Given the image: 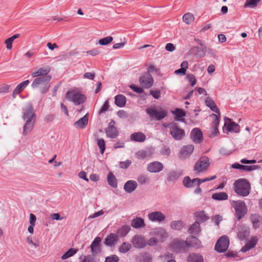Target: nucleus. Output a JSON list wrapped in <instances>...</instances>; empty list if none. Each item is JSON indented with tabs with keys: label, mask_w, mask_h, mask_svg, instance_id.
I'll list each match as a JSON object with an SVG mask.
<instances>
[{
	"label": "nucleus",
	"mask_w": 262,
	"mask_h": 262,
	"mask_svg": "<svg viewBox=\"0 0 262 262\" xmlns=\"http://www.w3.org/2000/svg\"><path fill=\"white\" fill-rule=\"evenodd\" d=\"M250 183L245 179L237 180L233 184L234 192L242 196L248 195L250 193Z\"/></svg>",
	"instance_id": "f257e3e1"
},
{
	"label": "nucleus",
	"mask_w": 262,
	"mask_h": 262,
	"mask_svg": "<svg viewBox=\"0 0 262 262\" xmlns=\"http://www.w3.org/2000/svg\"><path fill=\"white\" fill-rule=\"evenodd\" d=\"M51 78V75L35 78L32 83L31 86L33 89L39 87L40 93L45 94L49 90Z\"/></svg>",
	"instance_id": "f03ea898"
},
{
	"label": "nucleus",
	"mask_w": 262,
	"mask_h": 262,
	"mask_svg": "<svg viewBox=\"0 0 262 262\" xmlns=\"http://www.w3.org/2000/svg\"><path fill=\"white\" fill-rule=\"evenodd\" d=\"M146 112L150 118L157 121L161 120L167 116V112L161 107L159 110L155 107H147Z\"/></svg>",
	"instance_id": "7ed1b4c3"
},
{
	"label": "nucleus",
	"mask_w": 262,
	"mask_h": 262,
	"mask_svg": "<svg viewBox=\"0 0 262 262\" xmlns=\"http://www.w3.org/2000/svg\"><path fill=\"white\" fill-rule=\"evenodd\" d=\"M232 206L235 211V216L238 220L244 217L247 213V206L243 201H233Z\"/></svg>",
	"instance_id": "20e7f679"
},
{
	"label": "nucleus",
	"mask_w": 262,
	"mask_h": 262,
	"mask_svg": "<svg viewBox=\"0 0 262 262\" xmlns=\"http://www.w3.org/2000/svg\"><path fill=\"white\" fill-rule=\"evenodd\" d=\"M210 165L209 159L206 156L201 157L193 167V170L196 173H200L206 170Z\"/></svg>",
	"instance_id": "39448f33"
},
{
	"label": "nucleus",
	"mask_w": 262,
	"mask_h": 262,
	"mask_svg": "<svg viewBox=\"0 0 262 262\" xmlns=\"http://www.w3.org/2000/svg\"><path fill=\"white\" fill-rule=\"evenodd\" d=\"M170 247L174 252L184 253L187 251L188 245L186 241L174 239L171 242Z\"/></svg>",
	"instance_id": "423d86ee"
},
{
	"label": "nucleus",
	"mask_w": 262,
	"mask_h": 262,
	"mask_svg": "<svg viewBox=\"0 0 262 262\" xmlns=\"http://www.w3.org/2000/svg\"><path fill=\"white\" fill-rule=\"evenodd\" d=\"M170 125V134L172 137L176 140L182 139L185 135V131L179 128L177 123L171 122Z\"/></svg>",
	"instance_id": "0eeeda50"
},
{
	"label": "nucleus",
	"mask_w": 262,
	"mask_h": 262,
	"mask_svg": "<svg viewBox=\"0 0 262 262\" xmlns=\"http://www.w3.org/2000/svg\"><path fill=\"white\" fill-rule=\"evenodd\" d=\"M229 245V238L227 236L224 235L217 240L215 245V250L219 253H223L227 250Z\"/></svg>",
	"instance_id": "6e6552de"
},
{
	"label": "nucleus",
	"mask_w": 262,
	"mask_h": 262,
	"mask_svg": "<svg viewBox=\"0 0 262 262\" xmlns=\"http://www.w3.org/2000/svg\"><path fill=\"white\" fill-rule=\"evenodd\" d=\"M67 95L68 96L70 100L76 105L83 103L86 99L85 95L78 92H68Z\"/></svg>",
	"instance_id": "1a4fd4ad"
},
{
	"label": "nucleus",
	"mask_w": 262,
	"mask_h": 262,
	"mask_svg": "<svg viewBox=\"0 0 262 262\" xmlns=\"http://www.w3.org/2000/svg\"><path fill=\"white\" fill-rule=\"evenodd\" d=\"M115 123L114 120H112L108 127L105 129L106 135L109 138L115 139L119 136V132L114 125Z\"/></svg>",
	"instance_id": "9d476101"
},
{
	"label": "nucleus",
	"mask_w": 262,
	"mask_h": 262,
	"mask_svg": "<svg viewBox=\"0 0 262 262\" xmlns=\"http://www.w3.org/2000/svg\"><path fill=\"white\" fill-rule=\"evenodd\" d=\"M131 242L133 246L137 249H142L146 246V241L144 236L135 235L132 239Z\"/></svg>",
	"instance_id": "9b49d317"
},
{
	"label": "nucleus",
	"mask_w": 262,
	"mask_h": 262,
	"mask_svg": "<svg viewBox=\"0 0 262 262\" xmlns=\"http://www.w3.org/2000/svg\"><path fill=\"white\" fill-rule=\"evenodd\" d=\"M23 119L26 120L36 121V114L34 112V108L32 104H30L23 110Z\"/></svg>",
	"instance_id": "f8f14e48"
},
{
	"label": "nucleus",
	"mask_w": 262,
	"mask_h": 262,
	"mask_svg": "<svg viewBox=\"0 0 262 262\" xmlns=\"http://www.w3.org/2000/svg\"><path fill=\"white\" fill-rule=\"evenodd\" d=\"M140 83L145 89H149L153 85L154 79L149 73H145L140 78Z\"/></svg>",
	"instance_id": "ddd939ff"
},
{
	"label": "nucleus",
	"mask_w": 262,
	"mask_h": 262,
	"mask_svg": "<svg viewBox=\"0 0 262 262\" xmlns=\"http://www.w3.org/2000/svg\"><path fill=\"white\" fill-rule=\"evenodd\" d=\"M201 48L199 47H193L189 51L190 54H192L198 57H204L206 55L207 48L203 43H200Z\"/></svg>",
	"instance_id": "4468645a"
},
{
	"label": "nucleus",
	"mask_w": 262,
	"mask_h": 262,
	"mask_svg": "<svg viewBox=\"0 0 262 262\" xmlns=\"http://www.w3.org/2000/svg\"><path fill=\"white\" fill-rule=\"evenodd\" d=\"M101 242V238L100 237H96L92 242L90 246L92 255L96 256V255L100 254L102 250L100 245Z\"/></svg>",
	"instance_id": "2eb2a0df"
},
{
	"label": "nucleus",
	"mask_w": 262,
	"mask_h": 262,
	"mask_svg": "<svg viewBox=\"0 0 262 262\" xmlns=\"http://www.w3.org/2000/svg\"><path fill=\"white\" fill-rule=\"evenodd\" d=\"M166 216L162 212L156 211L148 214L149 220L153 222L161 223L165 220Z\"/></svg>",
	"instance_id": "dca6fc26"
},
{
	"label": "nucleus",
	"mask_w": 262,
	"mask_h": 262,
	"mask_svg": "<svg viewBox=\"0 0 262 262\" xmlns=\"http://www.w3.org/2000/svg\"><path fill=\"white\" fill-rule=\"evenodd\" d=\"M258 240V239L257 236H252L250 240L248 241L245 246L242 248L241 251L245 253L253 249L257 245Z\"/></svg>",
	"instance_id": "f3484780"
},
{
	"label": "nucleus",
	"mask_w": 262,
	"mask_h": 262,
	"mask_svg": "<svg viewBox=\"0 0 262 262\" xmlns=\"http://www.w3.org/2000/svg\"><path fill=\"white\" fill-rule=\"evenodd\" d=\"M163 168V165L158 161H155L148 164L147 170L150 172L156 173L161 171Z\"/></svg>",
	"instance_id": "a211bd4d"
},
{
	"label": "nucleus",
	"mask_w": 262,
	"mask_h": 262,
	"mask_svg": "<svg viewBox=\"0 0 262 262\" xmlns=\"http://www.w3.org/2000/svg\"><path fill=\"white\" fill-rule=\"evenodd\" d=\"M190 136L195 143H200L203 140V133L199 128H193L191 132Z\"/></svg>",
	"instance_id": "6ab92c4d"
},
{
	"label": "nucleus",
	"mask_w": 262,
	"mask_h": 262,
	"mask_svg": "<svg viewBox=\"0 0 262 262\" xmlns=\"http://www.w3.org/2000/svg\"><path fill=\"white\" fill-rule=\"evenodd\" d=\"M182 170H171L167 174L166 180L168 182H174L182 175Z\"/></svg>",
	"instance_id": "aec40b11"
},
{
	"label": "nucleus",
	"mask_w": 262,
	"mask_h": 262,
	"mask_svg": "<svg viewBox=\"0 0 262 262\" xmlns=\"http://www.w3.org/2000/svg\"><path fill=\"white\" fill-rule=\"evenodd\" d=\"M186 243L188 248L192 247L200 248L202 247L201 242L194 236H189L186 238Z\"/></svg>",
	"instance_id": "412c9836"
},
{
	"label": "nucleus",
	"mask_w": 262,
	"mask_h": 262,
	"mask_svg": "<svg viewBox=\"0 0 262 262\" xmlns=\"http://www.w3.org/2000/svg\"><path fill=\"white\" fill-rule=\"evenodd\" d=\"M194 150V146L190 144L184 146L181 149L180 154L181 158L186 159L190 157Z\"/></svg>",
	"instance_id": "4be33fe9"
},
{
	"label": "nucleus",
	"mask_w": 262,
	"mask_h": 262,
	"mask_svg": "<svg viewBox=\"0 0 262 262\" xmlns=\"http://www.w3.org/2000/svg\"><path fill=\"white\" fill-rule=\"evenodd\" d=\"M250 233V229L247 226L242 225L238 229L237 236L241 240L245 239Z\"/></svg>",
	"instance_id": "5701e85b"
},
{
	"label": "nucleus",
	"mask_w": 262,
	"mask_h": 262,
	"mask_svg": "<svg viewBox=\"0 0 262 262\" xmlns=\"http://www.w3.org/2000/svg\"><path fill=\"white\" fill-rule=\"evenodd\" d=\"M50 71V68L49 67L39 68L37 71L32 72L31 73V76L32 77L36 78L48 76V73Z\"/></svg>",
	"instance_id": "b1692460"
},
{
	"label": "nucleus",
	"mask_w": 262,
	"mask_h": 262,
	"mask_svg": "<svg viewBox=\"0 0 262 262\" xmlns=\"http://www.w3.org/2000/svg\"><path fill=\"white\" fill-rule=\"evenodd\" d=\"M118 241V237L116 234L111 233L106 237L104 244L107 246L112 247L114 246Z\"/></svg>",
	"instance_id": "393cba45"
},
{
	"label": "nucleus",
	"mask_w": 262,
	"mask_h": 262,
	"mask_svg": "<svg viewBox=\"0 0 262 262\" xmlns=\"http://www.w3.org/2000/svg\"><path fill=\"white\" fill-rule=\"evenodd\" d=\"M197 181L196 178L191 179L189 177L186 176L184 178L182 183L185 187L191 188L198 185Z\"/></svg>",
	"instance_id": "a878e982"
},
{
	"label": "nucleus",
	"mask_w": 262,
	"mask_h": 262,
	"mask_svg": "<svg viewBox=\"0 0 262 262\" xmlns=\"http://www.w3.org/2000/svg\"><path fill=\"white\" fill-rule=\"evenodd\" d=\"M138 186V184L134 180L127 181L124 185V189L127 193L133 192Z\"/></svg>",
	"instance_id": "bb28decb"
},
{
	"label": "nucleus",
	"mask_w": 262,
	"mask_h": 262,
	"mask_svg": "<svg viewBox=\"0 0 262 262\" xmlns=\"http://www.w3.org/2000/svg\"><path fill=\"white\" fill-rule=\"evenodd\" d=\"M89 121V114H85L83 117L76 121L74 125L76 128H84L88 125Z\"/></svg>",
	"instance_id": "cd10ccee"
},
{
	"label": "nucleus",
	"mask_w": 262,
	"mask_h": 262,
	"mask_svg": "<svg viewBox=\"0 0 262 262\" xmlns=\"http://www.w3.org/2000/svg\"><path fill=\"white\" fill-rule=\"evenodd\" d=\"M29 83L30 81L29 80H26L18 84L13 92V97L15 98L16 95L20 93L29 84Z\"/></svg>",
	"instance_id": "c85d7f7f"
},
{
	"label": "nucleus",
	"mask_w": 262,
	"mask_h": 262,
	"mask_svg": "<svg viewBox=\"0 0 262 262\" xmlns=\"http://www.w3.org/2000/svg\"><path fill=\"white\" fill-rule=\"evenodd\" d=\"M206 105L210 108V110L215 113L221 115V113L217 106L216 105L213 100L209 97H207L205 100Z\"/></svg>",
	"instance_id": "c756f323"
},
{
	"label": "nucleus",
	"mask_w": 262,
	"mask_h": 262,
	"mask_svg": "<svg viewBox=\"0 0 262 262\" xmlns=\"http://www.w3.org/2000/svg\"><path fill=\"white\" fill-rule=\"evenodd\" d=\"M225 120L226 121L228 120L230 122L227 127V129L228 132H234L235 133H238L239 132L240 126L238 124L235 123L234 122L231 121L230 119L227 117L225 118Z\"/></svg>",
	"instance_id": "7c9ffc66"
},
{
	"label": "nucleus",
	"mask_w": 262,
	"mask_h": 262,
	"mask_svg": "<svg viewBox=\"0 0 262 262\" xmlns=\"http://www.w3.org/2000/svg\"><path fill=\"white\" fill-rule=\"evenodd\" d=\"M131 226L134 228L139 229L144 228L145 226V224L143 219L136 217L132 220Z\"/></svg>",
	"instance_id": "2f4dec72"
},
{
	"label": "nucleus",
	"mask_w": 262,
	"mask_h": 262,
	"mask_svg": "<svg viewBox=\"0 0 262 262\" xmlns=\"http://www.w3.org/2000/svg\"><path fill=\"white\" fill-rule=\"evenodd\" d=\"M131 228L129 225H124L118 228L116 231V235L117 237H124L130 231Z\"/></svg>",
	"instance_id": "473e14b6"
},
{
	"label": "nucleus",
	"mask_w": 262,
	"mask_h": 262,
	"mask_svg": "<svg viewBox=\"0 0 262 262\" xmlns=\"http://www.w3.org/2000/svg\"><path fill=\"white\" fill-rule=\"evenodd\" d=\"M187 262H203V256L198 253H191L187 257Z\"/></svg>",
	"instance_id": "72a5a7b5"
},
{
	"label": "nucleus",
	"mask_w": 262,
	"mask_h": 262,
	"mask_svg": "<svg viewBox=\"0 0 262 262\" xmlns=\"http://www.w3.org/2000/svg\"><path fill=\"white\" fill-rule=\"evenodd\" d=\"M130 139L132 141L142 142L145 140L146 136L142 132H137L132 134L130 135Z\"/></svg>",
	"instance_id": "f704fd0d"
},
{
	"label": "nucleus",
	"mask_w": 262,
	"mask_h": 262,
	"mask_svg": "<svg viewBox=\"0 0 262 262\" xmlns=\"http://www.w3.org/2000/svg\"><path fill=\"white\" fill-rule=\"evenodd\" d=\"M126 102V97L121 94L117 95L115 97V104L120 107H122L125 105Z\"/></svg>",
	"instance_id": "c9c22d12"
},
{
	"label": "nucleus",
	"mask_w": 262,
	"mask_h": 262,
	"mask_svg": "<svg viewBox=\"0 0 262 262\" xmlns=\"http://www.w3.org/2000/svg\"><path fill=\"white\" fill-rule=\"evenodd\" d=\"M35 121L27 120L23 127V135H26L30 133L33 128Z\"/></svg>",
	"instance_id": "e433bc0d"
},
{
	"label": "nucleus",
	"mask_w": 262,
	"mask_h": 262,
	"mask_svg": "<svg viewBox=\"0 0 262 262\" xmlns=\"http://www.w3.org/2000/svg\"><path fill=\"white\" fill-rule=\"evenodd\" d=\"M212 198L217 201H224L228 200V195L225 192H216L212 195Z\"/></svg>",
	"instance_id": "4c0bfd02"
},
{
	"label": "nucleus",
	"mask_w": 262,
	"mask_h": 262,
	"mask_svg": "<svg viewBox=\"0 0 262 262\" xmlns=\"http://www.w3.org/2000/svg\"><path fill=\"white\" fill-rule=\"evenodd\" d=\"M188 231L190 234H193L195 235L199 234L201 231L199 222L198 221L195 222L190 226Z\"/></svg>",
	"instance_id": "58836bf2"
},
{
	"label": "nucleus",
	"mask_w": 262,
	"mask_h": 262,
	"mask_svg": "<svg viewBox=\"0 0 262 262\" xmlns=\"http://www.w3.org/2000/svg\"><path fill=\"white\" fill-rule=\"evenodd\" d=\"M107 181L108 184L112 187L114 188H116L117 187V180L112 172H110L108 173Z\"/></svg>",
	"instance_id": "ea45409f"
},
{
	"label": "nucleus",
	"mask_w": 262,
	"mask_h": 262,
	"mask_svg": "<svg viewBox=\"0 0 262 262\" xmlns=\"http://www.w3.org/2000/svg\"><path fill=\"white\" fill-rule=\"evenodd\" d=\"M250 220L253 224L254 229H257L260 226L259 216L256 214H252L250 216Z\"/></svg>",
	"instance_id": "a19ab883"
},
{
	"label": "nucleus",
	"mask_w": 262,
	"mask_h": 262,
	"mask_svg": "<svg viewBox=\"0 0 262 262\" xmlns=\"http://www.w3.org/2000/svg\"><path fill=\"white\" fill-rule=\"evenodd\" d=\"M184 226V223L182 221H173L170 224V227L173 230H180Z\"/></svg>",
	"instance_id": "79ce46f5"
},
{
	"label": "nucleus",
	"mask_w": 262,
	"mask_h": 262,
	"mask_svg": "<svg viewBox=\"0 0 262 262\" xmlns=\"http://www.w3.org/2000/svg\"><path fill=\"white\" fill-rule=\"evenodd\" d=\"M172 114L175 115V120H181L184 121V119H180L181 118L184 117L186 115L185 111L180 108H176L174 111H173Z\"/></svg>",
	"instance_id": "37998d69"
},
{
	"label": "nucleus",
	"mask_w": 262,
	"mask_h": 262,
	"mask_svg": "<svg viewBox=\"0 0 262 262\" xmlns=\"http://www.w3.org/2000/svg\"><path fill=\"white\" fill-rule=\"evenodd\" d=\"M132 248V245L128 242H123L119 247V251L122 253H125Z\"/></svg>",
	"instance_id": "c03bdc74"
},
{
	"label": "nucleus",
	"mask_w": 262,
	"mask_h": 262,
	"mask_svg": "<svg viewBox=\"0 0 262 262\" xmlns=\"http://www.w3.org/2000/svg\"><path fill=\"white\" fill-rule=\"evenodd\" d=\"M261 0H246L244 8H255Z\"/></svg>",
	"instance_id": "a18cd8bd"
},
{
	"label": "nucleus",
	"mask_w": 262,
	"mask_h": 262,
	"mask_svg": "<svg viewBox=\"0 0 262 262\" xmlns=\"http://www.w3.org/2000/svg\"><path fill=\"white\" fill-rule=\"evenodd\" d=\"M198 222L204 223L209 219V217L205 214L204 211L198 212L196 215Z\"/></svg>",
	"instance_id": "49530a36"
},
{
	"label": "nucleus",
	"mask_w": 262,
	"mask_h": 262,
	"mask_svg": "<svg viewBox=\"0 0 262 262\" xmlns=\"http://www.w3.org/2000/svg\"><path fill=\"white\" fill-rule=\"evenodd\" d=\"M77 251H78L77 249L71 248L62 255L61 259H67L68 258L72 256L73 255H74L75 254H76L77 252Z\"/></svg>",
	"instance_id": "de8ad7c7"
},
{
	"label": "nucleus",
	"mask_w": 262,
	"mask_h": 262,
	"mask_svg": "<svg viewBox=\"0 0 262 262\" xmlns=\"http://www.w3.org/2000/svg\"><path fill=\"white\" fill-rule=\"evenodd\" d=\"M80 262H97V260L95 256L93 255H88L80 256Z\"/></svg>",
	"instance_id": "09e8293b"
},
{
	"label": "nucleus",
	"mask_w": 262,
	"mask_h": 262,
	"mask_svg": "<svg viewBox=\"0 0 262 262\" xmlns=\"http://www.w3.org/2000/svg\"><path fill=\"white\" fill-rule=\"evenodd\" d=\"M20 36L19 34H15L13 35L12 36L9 37L5 41V43L6 45L7 48L8 49H12V44L14 39L17 38Z\"/></svg>",
	"instance_id": "8fccbe9b"
},
{
	"label": "nucleus",
	"mask_w": 262,
	"mask_h": 262,
	"mask_svg": "<svg viewBox=\"0 0 262 262\" xmlns=\"http://www.w3.org/2000/svg\"><path fill=\"white\" fill-rule=\"evenodd\" d=\"M260 169V166L256 165H242L241 171H251L254 170Z\"/></svg>",
	"instance_id": "3c124183"
},
{
	"label": "nucleus",
	"mask_w": 262,
	"mask_h": 262,
	"mask_svg": "<svg viewBox=\"0 0 262 262\" xmlns=\"http://www.w3.org/2000/svg\"><path fill=\"white\" fill-rule=\"evenodd\" d=\"M138 182L140 185H143L147 183L149 181V178L146 174H140L137 178Z\"/></svg>",
	"instance_id": "603ef678"
},
{
	"label": "nucleus",
	"mask_w": 262,
	"mask_h": 262,
	"mask_svg": "<svg viewBox=\"0 0 262 262\" xmlns=\"http://www.w3.org/2000/svg\"><path fill=\"white\" fill-rule=\"evenodd\" d=\"M113 40L112 36H107L106 37L100 39L98 40V43L101 46H106L110 43Z\"/></svg>",
	"instance_id": "864d4df0"
},
{
	"label": "nucleus",
	"mask_w": 262,
	"mask_h": 262,
	"mask_svg": "<svg viewBox=\"0 0 262 262\" xmlns=\"http://www.w3.org/2000/svg\"><path fill=\"white\" fill-rule=\"evenodd\" d=\"M194 18L193 15L190 13L185 14L183 16V21L187 24H190L193 22Z\"/></svg>",
	"instance_id": "5fc2aeb1"
},
{
	"label": "nucleus",
	"mask_w": 262,
	"mask_h": 262,
	"mask_svg": "<svg viewBox=\"0 0 262 262\" xmlns=\"http://www.w3.org/2000/svg\"><path fill=\"white\" fill-rule=\"evenodd\" d=\"M220 116L221 115H219V114H212L211 116L212 117V118L213 119V121L212 122V127H216L217 128H218V126L219 125V124H220Z\"/></svg>",
	"instance_id": "6e6d98bb"
},
{
	"label": "nucleus",
	"mask_w": 262,
	"mask_h": 262,
	"mask_svg": "<svg viewBox=\"0 0 262 262\" xmlns=\"http://www.w3.org/2000/svg\"><path fill=\"white\" fill-rule=\"evenodd\" d=\"M97 145L100 148V151L103 154L105 149V143L103 139H99L97 140Z\"/></svg>",
	"instance_id": "4d7b16f0"
},
{
	"label": "nucleus",
	"mask_w": 262,
	"mask_h": 262,
	"mask_svg": "<svg viewBox=\"0 0 262 262\" xmlns=\"http://www.w3.org/2000/svg\"><path fill=\"white\" fill-rule=\"evenodd\" d=\"M160 153L163 156L168 157L171 153V150L169 147L163 145L160 150Z\"/></svg>",
	"instance_id": "13d9d810"
},
{
	"label": "nucleus",
	"mask_w": 262,
	"mask_h": 262,
	"mask_svg": "<svg viewBox=\"0 0 262 262\" xmlns=\"http://www.w3.org/2000/svg\"><path fill=\"white\" fill-rule=\"evenodd\" d=\"M119 257L115 254L112 255L105 258L104 262H119Z\"/></svg>",
	"instance_id": "bf43d9fd"
},
{
	"label": "nucleus",
	"mask_w": 262,
	"mask_h": 262,
	"mask_svg": "<svg viewBox=\"0 0 262 262\" xmlns=\"http://www.w3.org/2000/svg\"><path fill=\"white\" fill-rule=\"evenodd\" d=\"M216 176H213L210 178H206L204 179L196 178V180H198L197 181L198 185H200L202 183L214 180L215 179H216Z\"/></svg>",
	"instance_id": "052dcab7"
},
{
	"label": "nucleus",
	"mask_w": 262,
	"mask_h": 262,
	"mask_svg": "<svg viewBox=\"0 0 262 262\" xmlns=\"http://www.w3.org/2000/svg\"><path fill=\"white\" fill-rule=\"evenodd\" d=\"M110 107L108 101L107 100H106L100 110L99 111V114H102L104 113V112L106 111Z\"/></svg>",
	"instance_id": "680f3d73"
},
{
	"label": "nucleus",
	"mask_w": 262,
	"mask_h": 262,
	"mask_svg": "<svg viewBox=\"0 0 262 262\" xmlns=\"http://www.w3.org/2000/svg\"><path fill=\"white\" fill-rule=\"evenodd\" d=\"M140 262H152V257L148 253H145Z\"/></svg>",
	"instance_id": "e2e57ef3"
},
{
	"label": "nucleus",
	"mask_w": 262,
	"mask_h": 262,
	"mask_svg": "<svg viewBox=\"0 0 262 262\" xmlns=\"http://www.w3.org/2000/svg\"><path fill=\"white\" fill-rule=\"evenodd\" d=\"M186 77L187 78L188 80L191 82V86H193L195 84L196 82V80L193 74H187Z\"/></svg>",
	"instance_id": "0e129e2a"
},
{
	"label": "nucleus",
	"mask_w": 262,
	"mask_h": 262,
	"mask_svg": "<svg viewBox=\"0 0 262 262\" xmlns=\"http://www.w3.org/2000/svg\"><path fill=\"white\" fill-rule=\"evenodd\" d=\"M132 162L130 160H127L124 162H121L120 163V167L123 169L127 168L131 164Z\"/></svg>",
	"instance_id": "69168bd1"
},
{
	"label": "nucleus",
	"mask_w": 262,
	"mask_h": 262,
	"mask_svg": "<svg viewBox=\"0 0 262 262\" xmlns=\"http://www.w3.org/2000/svg\"><path fill=\"white\" fill-rule=\"evenodd\" d=\"M10 85L4 84L0 86V93H6L10 91Z\"/></svg>",
	"instance_id": "338daca9"
},
{
	"label": "nucleus",
	"mask_w": 262,
	"mask_h": 262,
	"mask_svg": "<svg viewBox=\"0 0 262 262\" xmlns=\"http://www.w3.org/2000/svg\"><path fill=\"white\" fill-rule=\"evenodd\" d=\"M117 115L119 117L121 118H127L128 117V114L124 110H120L117 112Z\"/></svg>",
	"instance_id": "774afa93"
}]
</instances>
